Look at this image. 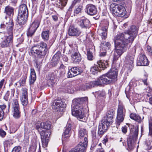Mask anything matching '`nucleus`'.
<instances>
[{"label":"nucleus","instance_id":"nucleus-32","mask_svg":"<svg viewBox=\"0 0 152 152\" xmlns=\"http://www.w3.org/2000/svg\"><path fill=\"white\" fill-rule=\"evenodd\" d=\"M30 70L31 73L29 82L31 84H33L36 80V73L34 69H31Z\"/></svg>","mask_w":152,"mask_h":152},{"label":"nucleus","instance_id":"nucleus-12","mask_svg":"<svg viewBox=\"0 0 152 152\" xmlns=\"http://www.w3.org/2000/svg\"><path fill=\"white\" fill-rule=\"evenodd\" d=\"M12 111L13 115L16 119L19 118L21 116L20 112V107L18 100L14 99L12 103Z\"/></svg>","mask_w":152,"mask_h":152},{"label":"nucleus","instance_id":"nucleus-10","mask_svg":"<svg viewBox=\"0 0 152 152\" xmlns=\"http://www.w3.org/2000/svg\"><path fill=\"white\" fill-rule=\"evenodd\" d=\"M133 135H129L127 139V145L129 150L133 149L134 147V143L138 135V128L136 127Z\"/></svg>","mask_w":152,"mask_h":152},{"label":"nucleus","instance_id":"nucleus-19","mask_svg":"<svg viewBox=\"0 0 152 152\" xmlns=\"http://www.w3.org/2000/svg\"><path fill=\"white\" fill-rule=\"evenodd\" d=\"M149 64L148 59L144 55H140L137 61V64L138 66H147Z\"/></svg>","mask_w":152,"mask_h":152},{"label":"nucleus","instance_id":"nucleus-4","mask_svg":"<svg viewBox=\"0 0 152 152\" xmlns=\"http://www.w3.org/2000/svg\"><path fill=\"white\" fill-rule=\"evenodd\" d=\"M114 40L116 49L115 53L114 56L113 60L114 61H116L129 47L126 45V44L120 41L119 40L115 37H114Z\"/></svg>","mask_w":152,"mask_h":152},{"label":"nucleus","instance_id":"nucleus-7","mask_svg":"<svg viewBox=\"0 0 152 152\" xmlns=\"http://www.w3.org/2000/svg\"><path fill=\"white\" fill-rule=\"evenodd\" d=\"M110 8L113 13L116 16L123 17L126 13L125 8L121 5L115 3L112 4L110 5Z\"/></svg>","mask_w":152,"mask_h":152},{"label":"nucleus","instance_id":"nucleus-53","mask_svg":"<svg viewBox=\"0 0 152 152\" xmlns=\"http://www.w3.org/2000/svg\"><path fill=\"white\" fill-rule=\"evenodd\" d=\"M91 132L92 137L93 139H94V140H96V141H98L99 140H97V138H96L97 136H96V132L94 130H93L91 131Z\"/></svg>","mask_w":152,"mask_h":152},{"label":"nucleus","instance_id":"nucleus-55","mask_svg":"<svg viewBox=\"0 0 152 152\" xmlns=\"http://www.w3.org/2000/svg\"><path fill=\"white\" fill-rule=\"evenodd\" d=\"M21 149L20 146L15 147L12 149V152H20Z\"/></svg>","mask_w":152,"mask_h":152},{"label":"nucleus","instance_id":"nucleus-58","mask_svg":"<svg viewBox=\"0 0 152 152\" xmlns=\"http://www.w3.org/2000/svg\"><path fill=\"white\" fill-rule=\"evenodd\" d=\"M97 144L96 143H93L92 144L91 146V147L90 148V149L91 150L93 151L94 149H96L97 148Z\"/></svg>","mask_w":152,"mask_h":152},{"label":"nucleus","instance_id":"nucleus-63","mask_svg":"<svg viewBox=\"0 0 152 152\" xmlns=\"http://www.w3.org/2000/svg\"><path fill=\"white\" fill-rule=\"evenodd\" d=\"M107 52L106 51L102 52H101L99 56L100 57H103L105 56L106 55Z\"/></svg>","mask_w":152,"mask_h":152},{"label":"nucleus","instance_id":"nucleus-54","mask_svg":"<svg viewBox=\"0 0 152 152\" xmlns=\"http://www.w3.org/2000/svg\"><path fill=\"white\" fill-rule=\"evenodd\" d=\"M68 78H71L75 76V75L74 74H73V72H72L71 71V69L69 70L67 73Z\"/></svg>","mask_w":152,"mask_h":152},{"label":"nucleus","instance_id":"nucleus-5","mask_svg":"<svg viewBox=\"0 0 152 152\" xmlns=\"http://www.w3.org/2000/svg\"><path fill=\"white\" fill-rule=\"evenodd\" d=\"M125 110L124 107L119 105L118 109L117 118L115 121L116 126L112 128L113 133H116L118 131L119 126L122 122L124 119L125 115Z\"/></svg>","mask_w":152,"mask_h":152},{"label":"nucleus","instance_id":"nucleus-15","mask_svg":"<svg viewBox=\"0 0 152 152\" xmlns=\"http://www.w3.org/2000/svg\"><path fill=\"white\" fill-rule=\"evenodd\" d=\"M98 86L102 84H108L112 83V80H110L106 74L101 76L96 81Z\"/></svg>","mask_w":152,"mask_h":152},{"label":"nucleus","instance_id":"nucleus-47","mask_svg":"<svg viewBox=\"0 0 152 152\" xmlns=\"http://www.w3.org/2000/svg\"><path fill=\"white\" fill-rule=\"evenodd\" d=\"M83 6L81 5L78 6L74 10V12L76 14H78L82 12Z\"/></svg>","mask_w":152,"mask_h":152},{"label":"nucleus","instance_id":"nucleus-28","mask_svg":"<svg viewBox=\"0 0 152 152\" xmlns=\"http://www.w3.org/2000/svg\"><path fill=\"white\" fill-rule=\"evenodd\" d=\"M75 105H81L83 103H88V98L87 97H85L81 98H78L75 100Z\"/></svg>","mask_w":152,"mask_h":152},{"label":"nucleus","instance_id":"nucleus-50","mask_svg":"<svg viewBox=\"0 0 152 152\" xmlns=\"http://www.w3.org/2000/svg\"><path fill=\"white\" fill-rule=\"evenodd\" d=\"M102 44L103 45L105 46L104 48L106 47L107 49H109L111 47V44L109 42H101Z\"/></svg>","mask_w":152,"mask_h":152},{"label":"nucleus","instance_id":"nucleus-42","mask_svg":"<svg viewBox=\"0 0 152 152\" xmlns=\"http://www.w3.org/2000/svg\"><path fill=\"white\" fill-rule=\"evenodd\" d=\"M22 97H28L27 89L25 88L22 89Z\"/></svg>","mask_w":152,"mask_h":152},{"label":"nucleus","instance_id":"nucleus-52","mask_svg":"<svg viewBox=\"0 0 152 152\" xmlns=\"http://www.w3.org/2000/svg\"><path fill=\"white\" fill-rule=\"evenodd\" d=\"M47 78L48 80H54L55 77L54 75L53 74H50L47 77Z\"/></svg>","mask_w":152,"mask_h":152},{"label":"nucleus","instance_id":"nucleus-24","mask_svg":"<svg viewBox=\"0 0 152 152\" xmlns=\"http://www.w3.org/2000/svg\"><path fill=\"white\" fill-rule=\"evenodd\" d=\"M28 15H18L17 17V22L21 27L26 23Z\"/></svg>","mask_w":152,"mask_h":152},{"label":"nucleus","instance_id":"nucleus-56","mask_svg":"<svg viewBox=\"0 0 152 152\" xmlns=\"http://www.w3.org/2000/svg\"><path fill=\"white\" fill-rule=\"evenodd\" d=\"M55 82L54 80H48L47 84L49 86H53L54 85Z\"/></svg>","mask_w":152,"mask_h":152},{"label":"nucleus","instance_id":"nucleus-2","mask_svg":"<svg viewBox=\"0 0 152 152\" xmlns=\"http://www.w3.org/2000/svg\"><path fill=\"white\" fill-rule=\"evenodd\" d=\"M138 31V28L132 25L127 31L118 34L115 37L130 47L137 35Z\"/></svg>","mask_w":152,"mask_h":152},{"label":"nucleus","instance_id":"nucleus-11","mask_svg":"<svg viewBox=\"0 0 152 152\" xmlns=\"http://www.w3.org/2000/svg\"><path fill=\"white\" fill-rule=\"evenodd\" d=\"M110 125V124L104 121L102 123L99 124V126L98 134L96 137L98 140H99L102 135L106 132L108 129V126Z\"/></svg>","mask_w":152,"mask_h":152},{"label":"nucleus","instance_id":"nucleus-14","mask_svg":"<svg viewBox=\"0 0 152 152\" xmlns=\"http://www.w3.org/2000/svg\"><path fill=\"white\" fill-rule=\"evenodd\" d=\"M87 137V132L86 130L84 129L81 128L78 132V137L81 139L84 137V142H80L79 144L87 147L88 142Z\"/></svg>","mask_w":152,"mask_h":152},{"label":"nucleus","instance_id":"nucleus-21","mask_svg":"<svg viewBox=\"0 0 152 152\" xmlns=\"http://www.w3.org/2000/svg\"><path fill=\"white\" fill-rule=\"evenodd\" d=\"M71 60L72 62L75 64H78L81 61V55L78 51L72 52L71 55Z\"/></svg>","mask_w":152,"mask_h":152},{"label":"nucleus","instance_id":"nucleus-49","mask_svg":"<svg viewBox=\"0 0 152 152\" xmlns=\"http://www.w3.org/2000/svg\"><path fill=\"white\" fill-rule=\"evenodd\" d=\"M130 129V135H133L134 133V132L135 129L136 127H138V126L134 127V126L132 125V124H130L129 126Z\"/></svg>","mask_w":152,"mask_h":152},{"label":"nucleus","instance_id":"nucleus-30","mask_svg":"<svg viewBox=\"0 0 152 152\" xmlns=\"http://www.w3.org/2000/svg\"><path fill=\"white\" fill-rule=\"evenodd\" d=\"M13 144L11 139L6 140L4 142V145L5 152H8V150L10 146Z\"/></svg>","mask_w":152,"mask_h":152},{"label":"nucleus","instance_id":"nucleus-33","mask_svg":"<svg viewBox=\"0 0 152 152\" xmlns=\"http://www.w3.org/2000/svg\"><path fill=\"white\" fill-rule=\"evenodd\" d=\"M107 27H104L102 28L101 31H100V35L101 36L102 39H105L107 37Z\"/></svg>","mask_w":152,"mask_h":152},{"label":"nucleus","instance_id":"nucleus-46","mask_svg":"<svg viewBox=\"0 0 152 152\" xmlns=\"http://www.w3.org/2000/svg\"><path fill=\"white\" fill-rule=\"evenodd\" d=\"M149 134L152 136V117L149 120Z\"/></svg>","mask_w":152,"mask_h":152},{"label":"nucleus","instance_id":"nucleus-29","mask_svg":"<svg viewBox=\"0 0 152 152\" xmlns=\"http://www.w3.org/2000/svg\"><path fill=\"white\" fill-rule=\"evenodd\" d=\"M87 147L78 144V145L69 152H84Z\"/></svg>","mask_w":152,"mask_h":152},{"label":"nucleus","instance_id":"nucleus-20","mask_svg":"<svg viewBox=\"0 0 152 152\" xmlns=\"http://www.w3.org/2000/svg\"><path fill=\"white\" fill-rule=\"evenodd\" d=\"M109 78L112 80L113 83L117 80L118 70L116 69H112L107 73H106Z\"/></svg>","mask_w":152,"mask_h":152},{"label":"nucleus","instance_id":"nucleus-39","mask_svg":"<svg viewBox=\"0 0 152 152\" xmlns=\"http://www.w3.org/2000/svg\"><path fill=\"white\" fill-rule=\"evenodd\" d=\"M96 81L91 82L89 83H86L87 90L90 89L95 86H98Z\"/></svg>","mask_w":152,"mask_h":152},{"label":"nucleus","instance_id":"nucleus-61","mask_svg":"<svg viewBox=\"0 0 152 152\" xmlns=\"http://www.w3.org/2000/svg\"><path fill=\"white\" fill-rule=\"evenodd\" d=\"M127 127L126 126H125L124 127H122V131L123 132L124 134L126 133L127 132Z\"/></svg>","mask_w":152,"mask_h":152},{"label":"nucleus","instance_id":"nucleus-18","mask_svg":"<svg viewBox=\"0 0 152 152\" xmlns=\"http://www.w3.org/2000/svg\"><path fill=\"white\" fill-rule=\"evenodd\" d=\"M71 124H67L66 125L64 132L62 135V142L67 141V139L70 136V132L71 130Z\"/></svg>","mask_w":152,"mask_h":152},{"label":"nucleus","instance_id":"nucleus-8","mask_svg":"<svg viewBox=\"0 0 152 152\" xmlns=\"http://www.w3.org/2000/svg\"><path fill=\"white\" fill-rule=\"evenodd\" d=\"M83 106L81 105H75L72 110L73 115L76 117L79 120L83 121L84 118V113L82 112Z\"/></svg>","mask_w":152,"mask_h":152},{"label":"nucleus","instance_id":"nucleus-9","mask_svg":"<svg viewBox=\"0 0 152 152\" xmlns=\"http://www.w3.org/2000/svg\"><path fill=\"white\" fill-rule=\"evenodd\" d=\"M53 105V108L55 112H60L61 114L63 112L64 108L66 107L65 103L59 98L54 100Z\"/></svg>","mask_w":152,"mask_h":152},{"label":"nucleus","instance_id":"nucleus-26","mask_svg":"<svg viewBox=\"0 0 152 152\" xmlns=\"http://www.w3.org/2000/svg\"><path fill=\"white\" fill-rule=\"evenodd\" d=\"M18 15H28V11L27 6L25 4L20 5L18 11Z\"/></svg>","mask_w":152,"mask_h":152},{"label":"nucleus","instance_id":"nucleus-38","mask_svg":"<svg viewBox=\"0 0 152 152\" xmlns=\"http://www.w3.org/2000/svg\"><path fill=\"white\" fill-rule=\"evenodd\" d=\"M6 107V105L3 104L0 105V120H2L4 117V110Z\"/></svg>","mask_w":152,"mask_h":152},{"label":"nucleus","instance_id":"nucleus-62","mask_svg":"<svg viewBox=\"0 0 152 152\" xmlns=\"http://www.w3.org/2000/svg\"><path fill=\"white\" fill-rule=\"evenodd\" d=\"M57 5L58 7L60 8L61 9H63L64 7L65 6H64V4H63L60 2L58 3V4H57Z\"/></svg>","mask_w":152,"mask_h":152},{"label":"nucleus","instance_id":"nucleus-64","mask_svg":"<svg viewBox=\"0 0 152 152\" xmlns=\"http://www.w3.org/2000/svg\"><path fill=\"white\" fill-rule=\"evenodd\" d=\"M96 152H104V149L102 148H99L96 149Z\"/></svg>","mask_w":152,"mask_h":152},{"label":"nucleus","instance_id":"nucleus-57","mask_svg":"<svg viewBox=\"0 0 152 152\" xmlns=\"http://www.w3.org/2000/svg\"><path fill=\"white\" fill-rule=\"evenodd\" d=\"M6 132L2 129H0V136L2 137H4L6 135Z\"/></svg>","mask_w":152,"mask_h":152},{"label":"nucleus","instance_id":"nucleus-3","mask_svg":"<svg viewBox=\"0 0 152 152\" xmlns=\"http://www.w3.org/2000/svg\"><path fill=\"white\" fill-rule=\"evenodd\" d=\"M40 126L41 128L46 130L45 131L42 130L40 133L42 146L45 148L47 146L49 141L50 135V129L51 128V123L49 121H47L45 122L41 123Z\"/></svg>","mask_w":152,"mask_h":152},{"label":"nucleus","instance_id":"nucleus-51","mask_svg":"<svg viewBox=\"0 0 152 152\" xmlns=\"http://www.w3.org/2000/svg\"><path fill=\"white\" fill-rule=\"evenodd\" d=\"M146 146L148 147L147 148V150H149L152 148V141L151 140L147 142Z\"/></svg>","mask_w":152,"mask_h":152},{"label":"nucleus","instance_id":"nucleus-59","mask_svg":"<svg viewBox=\"0 0 152 152\" xmlns=\"http://www.w3.org/2000/svg\"><path fill=\"white\" fill-rule=\"evenodd\" d=\"M2 20L4 21V23H5V22H7V21H5V20H11L10 19V18L8 17L7 16H3L2 17Z\"/></svg>","mask_w":152,"mask_h":152},{"label":"nucleus","instance_id":"nucleus-40","mask_svg":"<svg viewBox=\"0 0 152 152\" xmlns=\"http://www.w3.org/2000/svg\"><path fill=\"white\" fill-rule=\"evenodd\" d=\"M3 24H1V28H5L7 24L8 25V26H14V23L12 20H10L8 22H5Z\"/></svg>","mask_w":152,"mask_h":152},{"label":"nucleus","instance_id":"nucleus-37","mask_svg":"<svg viewBox=\"0 0 152 152\" xmlns=\"http://www.w3.org/2000/svg\"><path fill=\"white\" fill-rule=\"evenodd\" d=\"M49 31L48 30L43 31L42 33V38L45 41H47L49 39Z\"/></svg>","mask_w":152,"mask_h":152},{"label":"nucleus","instance_id":"nucleus-60","mask_svg":"<svg viewBox=\"0 0 152 152\" xmlns=\"http://www.w3.org/2000/svg\"><path fill=\"white\" fill-rule=\"evenodd\" d=\"M81 0H74L72 3L71 7H73L76 3L80 2Z\"/></svg>","mask_w":152,"mask_h":152},{"label":"nucleus","instance_id":"nucleus-16","mask_svg":"<svg viewBox=\"0 0 152 152\" xmlns=\"http://www.w3.org/2000/svg\"><path fill=\"white\" fill-rule=\"evenodd\" d=\"M86 12L88 15H96L97 12V10L96 7L92 4H88L86 6Z\"/></svg>","mask_w":152,"mask_h":152},{"label":"nucleus","instance_id":"nucleus-22","mask_svg":"<svg viewBox=\"0 0 152 152\" xmlns=\"http://www.w3.org/2000/svg\"><path fill=\"white\" fill-rule=\"evenodd\" d=\"M13 36L11 35L8 36L6 39L1 43V47L2 48H6L11 46L13 42Z\"/></svg>","mask_w":152,"mask_h":152},{"label":"nucleus","instance_id":"nucleus-6","mask_svg":"<svg viewBox=\"0 0 152 152\" xmlns=\"http://www.w3.org/2000/svg\"><path fill=\"white\" fill-rule=\"evenodd\" d=\"M136 51V48L134 47L126 57V67L128 68V70L130 72L134 66V61L135 54Z\"/></svg>","mask_w":152,"mask_h":152},{"label":"nucleus","instance_id":"nucleus-23","mask_svg":"<svg viewBox=\"0 0 152 152\" xmlns=\"http://www.w3.org/2000/svg\"><path fill=\"white\" fill-rule=\"evenodd\" d=\"M81 33V31L78 28L72 26H70L68 30L69 35L72 36H78Z\"/></svg>","mask_w":152,"mask_h":152},{"label":"nucleus","instance_id":"nucleus-41","mask_svg":"<svg viewBox=\"0 0 152 152\" xmlns=\"http://www.w3.org/2000/svg\"><path fill=\"white\" fill-rule=\"evenodd\" d=\"M14 26H8V25L7 24L6 27L7 28V32L9 35H11L13 36L12 31L13 29V27Z\"/></svg>","mask_w":152,"mask_h":152},{"label":"nucleus","instance_id":"nucleus-27","mask_svg":"<svg viewBox=\"0 0 152 152\" xmlns=\"http://www.w3.org/2000/svg\"><path fill=\"white\" fill-rule=\"evenodd\" d=\"M80 22V26L82 28L86 29L90 27V22L88 19H82Z\"/></svg>","mask_w":152,"mask_h":152},{"label":"nucleus","instance_id":"nucleus-34","mask_svg":"<svg viewBox=\"0 0 152 152\" xmlns=\"http://www.w3.org/2000/svg\"><path fill=\"white\" fill-rule=\"evenodd\" d=\"M71 71L73 72V74H75V76L80 74L83 72V70L81 68L78 67H73L71 69Z\"/></svg>","mask_w":152,"mask_h":152},{"label":"nucleus","instance_id":"nucleus-45","mask_svg":"<svg viewBox=\"0 0 152 152\" xmlns=\"http://www.w3.org/2000/svg\"><path fill=\"white\" fill-rule=\"evenodd\" d=\"M87 55L88 60H92L94 59V57L93 55V53L90 50L87 51Z\"/></svg>","mask_w":152,"mask_h":152},{"label":"nucleus","instance_id":"nucleus-44","mask_svg":"<svg viewBox=\"0 0 152 152\" xmlns=\"http://www.w3.org/2000/svg\"><path fill=\"white\" fill-rule=\"evenodd\" d=\"M90 72L94 75H97L98 72V66H94L91 67L90 69Z\"/></svg>","mask_w":152,"mask_h":152},{"label":"nucleus","instance_id":"nucleus-1","mask_svg":"<svg viewBox=\"0 0 152 152\" xmlns=\"http://www.w3.org/2000/svg\"><path fill=\"white\" fill-rule=\"evenodd\" d=\"M48 51L47 44L42 42L34 45L31 48L30 50L31 54L32 56L36 57L34 61L35 62L37 67L42 63L43 58L47 54Z\"/></svg>","mask_w":152,"mask_h":152},{"label":"nucleus","instance_id":"nucleus-48","mask_svg":"<svg viewBox=\"0 0 152 152\" xmlns=\"http://www.w3.org/2000/svg\"><path fill=\"white\" fill-rule=\"evenodd\" d=\"M20 100L22 104L24 106H26L28 103V97H21Z\"/></svg>","mask_w":152,"mask_h":152},{"label":"nucleus","instance_id":"nucleus-36","mask_svg":"<svg viewBox=\"0 0 152 152\" xmlns=\"http://www.w3.org/2000/svg\"><path fill=\"white\" fill-rule=\"evenodd\" d=\"M14 9L12 7L8 6L5 8V12L8 16L13 15Z\"/></svg>","mask_w":152,"mask_h":152},{"label":"nucleus","instance_id":"nucleus-13","mask_svg":"<svg viewBox=\"0 0 152 152\" xmlns=\"http://www.w3.org/2000/svg\"><path fill=\"white\" fill-rule=\"evenodd\" d=\"M40 22L37 20L33 22L30 25L27 31V35L28 37H31L34 35L36 31L39 27Z\"/></svg>","mask_w":152,"mask_h":152},{"label":"nucleus","instance_id":"nucleus-17","mask_svg":"<svg viewBox=\"0 0 152 152\" xmlns=\"http://www.w3.org/2000/svg\"><path fill=\"white\" fill-rule=\"evenodd\" d=\"M115 114V111L113 109H110L107 111L104 121L109 124L113 123V118Z\"/></svg>","mask_w":152,"mask_h":152},{"label":"nucleus","instance_id":"nucleus-35","mask_svg":"<svg viewBox=\"0 0 152 152\" xmlns=\"http://www.w3.org/2000/svg\"><path fill=\"white\" fill-rule=\"evenodd\" d=\"M130 117L131 118L139 123H140L141 122L142 120L140 116L135 113H131L130 115Z\"/></svg>","mask_w":152,"mask_h":152},{"label":"nucleus","instance_id":"nucleus-31","mask_svg":"<svg viewBox=\"0 0 152 152\" xmlns=\"http://www.w3.org/2000/svg\"><path fill=\"white\" fill-rule=\"evenodd\" d=\"M96 65L100 68H102L103 70L104 69L107 68L108 66V63L107 61H102V60H99L97 61Z\"/></svg>","mask_w":152,"mask_h":152},{"label":"nucleus","instance_id":"nucleus-25","mask_svg":"<svg viewBox=\"0 0 152 152\" xmlns=\"http://www.w3.org/2000/svg\"><path fill=\"white\" fill-rule=\"evenodd\" d=\"M60 54L61 52H58L55 54L53 57L50 63L51 65L52 66L55 67L56 66L60 60L59 55Z\"/></svg>","mask_w":152,"mask_h":152},{"label":"nucleus","instance_id":"nucleus-43","mask_svg":"<svg viewBox=\"0 0 152 152\" xmlns=\"http://www.w3.org/2000/svg\"><path fill=\"white\" fill-rule=\"evenodd\" d=\"M37 144L34 143L31 145L29 149V151L31 152H36Z\"/></svg>","mask_w":152,"mask_h":152}]
</instances>
